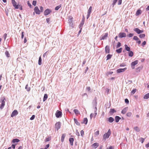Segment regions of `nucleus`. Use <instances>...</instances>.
Returning a JSON list of instances; mask_svg holds the SVG:
<instances>
[{"label": "nucleus", "instance_id": "obj_34", "mask_svg": "<svg viewBox=\"0 0 149 149\" xmlns=\"http://www.w3.org/2000/svg\"><path fill=\"white\" fill-rule=\"evenodd\" d=\"M74 122L76 124L78 125H80V123L78 122L77 120L75 118L74 119Z\"/></svg>", "mask_w": 149, "mask_h": 149}, {"label": "nucleus", "instance_id": "obj_57", "mask_svg": "<svg viewBox=\"0 0 149 149\" xmlns=\"http://www.w3.org/2000/svg\"><path fill=\"white\" fill-rule=\"evenodd\" d=\"M122 0H119L118 1V5H120L121 4Z\"/></svg>", "mask_w": 149, "mask_h": 149}, {"label": "nucleus", "instance_id": "obj_18", "mask_svg": "<svg viewBox=\"0 0 149 149\" xmlns=\"http://www.w3.org/2000/svg\"><path fill=\"white\" fill-rule=\"evenodd\" d=\"M127 107L124 108L121 111V113L123 114H125L127 111Z\"/></svg>", "mask_w": 149, "mask_h": 149}, {"label": "nucleus", "instance_id": "obj_59", "mask_svg": "<svg viewBox=\"0 0 149 149\" xmlns=\"http://www.w3.org/2000/svg\"><path fill=\"white\" fill-rule=\"evenodd\" d=\"M86 59H85L83 62V63H82V66H83V65H84L85 64V63H86Z\"/></svg>", "mask_w": 149, "mask_h": 149}, {"label": "nucleus", "instance_id": "obj_5", "mask_svg": "<svg viewBox=\"0 0 149 149\" xmlns=\"http://www.w3.org/2000/svg\"><path fill=\"white\" fill-rule=\"evenodd\" d=\"M55 128L57 130L60 129L61 127V123L59 122H57L55 125Z\"/></svg>", "mask_w": 149, "mask_h": 149}, {"label": "nucleus", "instance_id": "obj_37", "mask_svg": "<svg viewBox=\"0 0 149 149\" xmlns=\"http://www.w3.org/2000/svg\"><path fill=\"white\" fill-rule=\"evenodd\" d=\"M28 85L27 84L25 87V89L28 92L30 91L31 89V88L30 87H28Z\"/></svg>", "mask_w": 149, "mask_h": 149}, {"label": "nucleus", "instance_id": "obj_12", "mask_svg": "<svg viewBox=\"0 0 149 149\" xmlns=\"http://www.w3.org/2000/svg\"><path fill=\"white\" fill-rule=\"evenodd\" d=\"M18 114V112L17 111V110H15L12 112V113L11 114V117H13L14 116H15L17 115Z\"/></svg>", "mask_w": 149, "mask_h": 149}, {"label": "nucleus", "instance_id": "obj_6", "mask_svg": "<svg viewBox=\"0 0 149 149\" xmlns=\"http://www.w3.org/2000/svg\"><path fill=\"white\" fill-rule=\"evenodd\" d=\"M138 63V60H136L134 62H133L131 63V66L132 69H134L135 68L134 66Z\"/></svg>", "mask_w": 149, "mask_h": 149}, {"label": "nucleus", "instance_id": "obj_58", "mask_svg": "<svg viewBox=\"0 0 149 149\" xmlns=\"http://www.w3.org/2000/svg\"><path fill=\"white\" fill-rule=\"evenodd\" d=\"M27 4H28V5L29 6V7H30V8H31L32 7V5H31V3L29 2V1H28L27 2Z\"/></svg>", "mask_w": 149, "mask_h": 149}, {"label": "nucleus", "instance_id": "obj_52", "mask_svg": "<svg viewBox=\"0 0 149 149\" xmlns=\"http://www.w3.org/2000/svg\"><path fill=\"white\" fill-rule=\"evenodd\" d=\"M35 118V116L34 115H33L30 118V119L31 120H33Z\"/></svg>", "mask_w": 149, "mask_h": 149}, {"label": "nucleus", "instance_id": "obj_15", "mask_svg": "<svg viewBox=\"0 0 149 149\" xmlns=\"http://www.w3.org/2000/svg\"><path fill=\"white\" fill-rule=\"evenodd\" d=\"M92 104L94 106H96L97 104V99L95 97L94 99L93 100L92 102Z\"/></svg>", "mask_w": 149, "mask_h": 149}, {"label": "nucleus", "instance_id": "obj_27", "mask_svg": "<svg viewBox=\"0 0 149 149\" xmlns=\"http://www.w3.org/2000/svg\"><path fill=\"white\" fill-rule=\"evenodd\" d=\"M122 48H120L119 49L116 50V52L118 53H120L122 52Z\"/></svg>", "mask_w": 149, "mask_h": 149}, {"label": "nucleus", "instance_id": "obj_41", "mask_svg": "<svg viewBox=\"0 0 149 149\" xmlns=\"http://www.w3.org/2000/svg\"><path fill=\"white\" fill-rule=\"evenodd\" d=\"M5 54L7 57L10 56V54L8 52L6 51L5 52Z\"/></svg>", "mask_w": 149, "mask_h": 149}, {"label": "nucleus", "instance_id": "obj_31", "mask_svg": "<svg viewBox=\"0 0 149 149\" xmlns=\"http://www.w3.org/2000/svg\"><path fill=\"white\" fill-rule=\"evenodd\" d=\"M88 122V119L87 118H84L83 120V123L85 124L86 125L87 124Z\"/></svg>", "mask_w": 149, "mask_h": 149}, {"label": "nucleus", "instance_id": "obj_10", "mask_svg": "<svg viewBox=\"0 0 149 149\" xmlns=\"http://www.w3.org/2000/svg\"><path fill=\"white\" fill-rule=\"evenodd\" d=\"M52 12V11L49 9H46L44 12V14L45 15H47L49 14Z\"/></svg>", "mask_w": 149, "mask_h": 149}, {"label": "nucleus", "instance_id": "obj_7", "mask_svg": "<svg viewBox=\"0 0 149 149\" xmlns=\"http://www.w3.org/2000/svg\"><path fill=\"white\" fill-rule=\"evenodd\" d=\"M134 31L136 32L138 34H140L143 32V30H141L138 28H135L134 29Z\"/></svg>", "mask_w": 149, "mask_h": 149}, {"label": "nucleus", "instance_id": "obj_64", "mask_svg": "<svg viewBox=\"0 0 149 149\" xmlns=\"http://www.w3.org/2000/svg\"><path fill=\"white\" fill-rule=\"evenodd\" d=\"M113 148L111 146H109L107 148V149H113Z\"/></svg>", "mask_w": 149, "mask_h": 149}, {"label": "nucleus", "instance_id": "obj_21", "mask_svg": "<svg viewBox=\"0 0 149 149\" xmlns=\"http://www.w3.org/2000/svg\"><path fill=\"white\" fill-rule=\"evenodd\" d=\"M125 49L127 51H130V47L128 46L127 45H125Z\"/></svg>", "mask_w": 149, "mask_h": 149}, {"label": "nucleus", "instance_id": "obj_13", "mask_svg": "<svg viewBox=\"0 0 149 149\" xmlns=\"http://www.w3.org/2000/svg\"><path fill=\"white\" fill-rule=\"evenodd\" d=\"M108 33H105L104 35H102L101 37V38L100 39V40H104L108 36Z\"/></svg>", "mask_w": 149, "mask_h": 149}, {"label": "nucleus", "instance_id": "obj_63", "mask_svg": "<svg viewBox=\"0 0 149 149\" xmlns=\"http://www.w3.org/2000/svg\"><path fill=\"white\" fill-rule=\"evenodd\" d=\"M86 89L88 91H89L91 90V88L90 87H87L86 88Z\"/></svg>", "mask_w": 149, "mask_h": 149}, {"label": "nucleus", "instance_id": "obj_62", "mask_svg": "<svg viewBox=\"0 0 149 149\" xmlns=\"http://www.w3.org/2000/svg\"><path fill=\"white\" fill-rule=\"evenodd\" d=\"M99 131H97L95 133V134L96 135H98L99 134Z\"/></svg>", "mask_w": 149, "mask_h": 149}, {"label": "nucleus", "instance_id": "obj_47", "mask_svg": "<svg viewBox=\"0 0 149 149\" xmlns=\"http://www.w3.org/2000/svg\"><path fill=\"white\" fill-rule=\"evenodd\" d=\"M36 1H33L32 2V4L34 6H36Z\"/></svg>", "mask_w": 149, "mask_h": 149}, {"label": "nucleus", "instance_id": "obj_49", "mask_svg": "<svg viewBox=\"0 0 149 149\" xmlns=\"http://www.w3.org/2000/svg\"><path fill=\"white\" fill-rule=\"evenodd\" d=\"M136 89H134L132 91L131 93H132L133 94H134L136 92Z\"/></svg>", "mask_w": 149, "mask_h": 149}, {"label": "nucleus", "instance_id": "obj_50", "mask_svg": "<svg viewBox=\"0 0 149 149\" xmlns=\"http://www.w3.org/2000/svg\"><path fill=\"white\" fill-rule=\"evenodd\" d=\"M40 12H42L43 11V7L42 6H41L40 7Z\"/></svg>", "mask_w": 149, "mask_h": 149}, {"label": "nucleus", "instance_id": "obj_53", "mask_svg": "<svg viewBox=\"0 0 149 149\" xmlns=\"http://www.w3.org/2000/svg\"><path fill=\"white\" fill-rule=\"evenodd\" d=\"M146 41H143L142 43V46L143 47L146 44Z\"/></svg>", "mask_w": 149, "mask_h": 149}, {"label": "nucleus", "instance_id": "obj_46", "mask_svg": "<svg viewBox=\"0 0 149 149\" xmlns=\"http://www.w3.org/2000/svg\"><path fill=\"white\" fill-rule=\"evenodd\" d=\"M132 114L131 112H128L127 113L126 115L127 116L130 117L131 116Z\"/></svg>", "mask_w": 149, "mask_h": 149}, {"label": "nucleus", "instance_id": "obj_33", "mask_svg": "<svg viewBox=\"0 0 149 149\" xmlns=\"http://www.w3.org/2000/svg\"><path fill=\"white\" fill-rule=\"evenodd\" d=\"M129 52L128 54V55L129 56L132 57L133 55V53L132 51H129Z\"/></svg>", "mask_w": 149, "mask_h": 149}, {"label": "nucleus", "instance_id": "obj_17", "mask_svg": "<svg viewBox=\"0 0 149 149\" xmlns=\"http://www.w3.org/2000/svg\"><path fill=\"white\" fill-rule=\"evenodd\" d=\"M74 141V139L73 138H70L69 139V141L70 142V144L71 146L73 145V142Z\"/></svg>", "mask_w": 149, "mask_h": 149}, {"label": "nucleus", "instance_id": "obj_19", "mask_svg": "<svg viewBox=\"0 0 149 149\" xmlns=\"http://www.w3.org/2000/svg\"><path fill=\"white\" fill-rule=\"evenodd\" d=\"M108 121L110 123H112L114 121V119L112 117H110L108 118Z\"/></svg>", "mask_w": 149, "mask_h": 149}, {"label": "nucleus", "instance_id": "obj_56", "mask_svg": "<svg viewBox=\"0 0 149 149\" xmlns=\"http://www.w3.org/2000/svg\"><path fill=\"white\" fill-rule=\"evenodd\" d=\"M76 134L77 135V136H78L80 135L79 133V132H78V131L77 130H76Z\"/></svg>", "mask_w": 149, "mask_h": 149}, {"label": "nucleus", "instance_id": "obj_29", "mask_svg": "<svg viewBox=\"0 0 149 149\" xmlns=\"http://www.w3.org/2000/svg\"><path fill=\"white\" fill-rule=\"evenodd\" d=\"M92 7L91 6L89 9H88V13H89L91 14V11L92 10Z\"/></svg>", "mask_w": 149, "mask_h": 149}, {"label": "nucleus", "instance_id": "obj_42", "mask_svg": "<svg viewBox=\"0 0 149 149\" xmlns=\"http://www.w3.org/2000/svg\"><path fill=\"white\" fill-rule=\"evenodd\" d=\"M82 97H84L85 96H86V98L88 99V95L86 93H84L82 94Z\"/></svg>", "mask_w": 149, "mask_h": 149}, {"label": "nucleus", "instance_id": "obj_45", "mask_svg": "<svg viewBox=\"0 0 149 149\" xmlns=\"http://www.w3.org/2000/svg\"><path fill=\"white\" fill-rule=\"evenodd\" d=\"M133 39L135 40H139V38L137 36H134L133 37Z\"/></svg>", "mask_w": 149, "mask_h": 149}, {"label": "nucleus", "instance_id": "obj_24", "mask_svg": "<svg viewBox=\"0 0 149 149\" xmlns=\"http://www.w3.org/2000/svg\"><path fill=\"white\" fill-rule=\"evenodd\" d=\"M99 145L98 143H95L93 144V146L95 147V148H97Z\"/></svg>", "mask_w": 149, "mask_h": 149}, {"label": "nucleus", "instance_id": "obj_35", "mask_svg": "<svg viewBox=\"0 0 149 149\" xmlns=\"http://www.w3.org/2000/svg\"><path fill=\"white\" fill-rule=\"evenodd\" d=\"M112 56V55H111L110 54H108L107 56V60H108L110 59L111 58Z\"/></svg>", "mask_w": 149, "mask_h": 149}, {"label": "nucleus", "instance_id": "obj_8", "mask_svg": "<svg viewBox=\"0 0 149 149\" xmlns=\"http://www.w3.org/2000/svg\"><path fill=\"white\" fill-rule=\"evenodd\" d=\"M127 69L126 68H120L117 69L116 70V72L117 73H120L124 72Z\"/></svg>", "mask_w": 149, "mask_h": 149}, {"label": "nucleus", "instance_id": "obj_40", "mask_svg": "<svg viewBox=\"0 0 149 149\" xmlns=\"http://www.w3.org/2000/svg\"><path fill=\"white\" fill-rule=\"evenodd\" d=\"M145 36V35L144 34H141L139 35V37L141 38H144Z\"/></svg>", "mask_w": 149, "mask_h": 149}, {"label": "nucleus", "instance_id": "obj_1", "mask_svg": "<svg viewBox=\"0 0 149 149\" xmlns=\"http://www.w3.org/2000/svg\"><path fill=\"white\" fill-rule=\"evenodd\" d=\"M111 134V132L110 130L109 129V130L108 132L104 135L103 136V139L105 140L109 138Z\"/></svg>", "mask_w": 149, "mask_h": 149}, {"label": "nucleus", "instance_id": "obj_39", "mask_svg": "<svg viewBox=\"0 0 149 149\" xmlns=\"http://www.w3.org/2000/svg\"><path fill=\"white\" fill-rule=\"evenodd\" d=\"M61 7V5H60L57 6L55 8V10H58Z\"/></svg>", "mask_w": 149, "mask_h": 149}, {"label": "nucleus", "instance_id": "obj_3", "mask_svg": "<svg viewBox=\"0 0 149 149\" xmlns=\"http://www.w3.org/2000/svg\"><path fill=\"white\" fill-rule=\"evenodd\" d=\"M11 1L13 6L15 7V8L18 9L19 8L18 6H20V5H17V3L15 0H11Z\"/></svg>", "mask_w": 149, "mask_h": 149}, {"label": "nucleus", "instance_id": "obj_54", "mask_svg": "<svg viewBox=\"0 0 149 149\" xmlns=\"http://www.w3.org/2000/svg\"><path fill=\"white\" fill-rule=\"evenodd\" d=\"M50 139L49 138H46L45 139V141L46 142L48 141H50Z\"/></svg>", "mask_w": 149, "mask_h": 149}, {"label": "nucleus", "instance_id": "obj_48", "mask_svg": "<svg viewBox=\"0 0 149 149\" xmlns=\"http://www.w3.org/2000/svg\"><path fill=\"white\" fill-rule=\"evenodd\" d=\"M121 46V43L119 42H118L117 44V45L116 46V48H118V47H120Z\"/></svg>", "mask_w": 149, "mask_h": 149}, {"label": "nucleus", "instance_id": "obj_28", "mask_svg": "<svg viewBox=\"0 0 149 149\" xmlns=\"http://www.w3.org/2000/svg\"><path fill=\"white\" fill-rule=\"evenodd\" d=\"M48 97L47 95V94H45L44 96L43 99V102H45V100H46Z\"/></svg>", "mask_w": 149, "mask_h": 149}, {"label": "nucleus", "instance_id": "obj_2", "mask_svg": "<svg viewBox=\"0 0 149 149\" xmlns=\"http://www.w3.org/2000/svg\"><path fill=\"white\" fill-rule=\"evenodd\" d=\"M5 100H6V99L4 97H3V99H1V104L0 106V108L1 109H3L5 105Z\"/></svg>", "mask_w": 149, "mask_h": 149}, {"label": "nucleus", "instance_id": "obj_25", "mask_svg": "<svg viewBox=\"0 0 149 149\" xmlns=\"http://www.w3.org/2000/svg\"><path fill=\"white\" fill-rule=\"evenodd\" d=\"M141 12L140 10H137L136 13V15L138 16L141 14Z\"/></svg>", "mask_w": 149, "mask_h": 149}, {"label": "nucleus", "instance_id": "obj_11", "mask_svg": "<svg viewBox=\"0 0 149 149\" xmlns=\"http://www.w3.org/2000/svg\"><path fill=\"white\" fill-rule=\"evenodd\" d=\"M118 37L120 38H122L126 37V34L125 33L121 32L118 34Z\"/></svg>", "mask_w": 149, "mask_h": 149}, {"label": "nucleus", "instance_id": "obj_14", "mask_svg": "<svg viewBox=\"0 0 149 149\" xmlns=\"http://www.w3.org/2000/svg\"><path fill=\"white\" fill-rule=\"evenodd\" d=\"M105 51L106 53H109L110 52L109 47L108 46H106L105 48Z\"/></svg>", "mask_w": 149, "mask_h": 149}, {"label": "nucleus", "instance_id": "obj_55", "mask_svg": "<svg viewBox=\"0 0 149 149\" xmlns=\"http://www.w3.org/2000/svg\"><path fill=\"white\" fill-rule=\"evenodd\" d=\"M84 131L83 130H81V135L82 136H83V135H84Z\"/></svg>", "mask_w": 149, "mask_h": 149}, {"label": "nucleus", "instance_id": "obj_51", "mask_svg": "<svg viewBox=\"0 0 149 149\" xmlns=\"http://www.w3.org/2000/svg\"><path fill=\"white\" fill-rule=\"evenodd\" d=\"M118 0H113V3L112 4H113V6L114 5L116 2H117Z\"/></svg>", "mask_w": 149, "mask_h": 149}, {"label": "nucleus", "instance_id": "obj_30", "mask_svg": "<svg viewBox=\"0 0 149 149\" xmlns=\"http://www.w3.org/2000/svg\"><path fill=\"white\" fill-rule=\"evenodd\" d=\"M74 111L75 113V114L76 115H78L80 114L78 110L77 109H75L74 110Z\"/></svg>", "mask_w": 149, "mask_h": 149}, {"label": "nucleus", "instance_id": "obj_4", "mask_svg": "<svg viewBox=\"0 0 149 149\" xmlns=\"http://www.w3.org/2000/svg\"><path fill=\"white\" fill-rule=\"evenodd\" d=\"M62 115V112L58 110H57L55 113L56 116L57 118H59L61 117Z\"/></svg>", "mask_w": 149, "mask_h": 149}, {"label": "nucleus", "instance_id": "obj_61", "mask_svg": "<svg viewBox=\"0 0 149 149\" xmlns=\"http://www.w3.org/2000/svg\"><path fill=\"white\" fill-rule=\"evenodd\" d=\"M125 102L126 103H128L129 101L127 99H125Z\"/></svg>", "mask_w": 149, "mask_h": 149}, {"label": "nucleus", "instance_id": "obj_60", "mask_svg": "<svg viewBox=\"0 0 149 149\" xmlns=\"http://www.w3.org/2000/svg\"><path fill=\"white\" fill-rule=\"evenodd\" d=\"M49 144H48L46 145V147L44 148V149H47L48 148H49Z\"/></svg>", "mask_w": 149, "mask_h": 149}, {"label": "nucleus", "instance_id": "obj_44", "mask_svg": "<svg viewBox=\"0 0 149 149\" xmlns=\"http://www.w3.org/2000/svg\"><path fill=\"white\" fill-rule=\"evenodd\" d=\"M134 35V34L132 33H130L129 34H128L127 36L129 38H131Z\"/></svg>", "mask_w": 149, "mask_h": 149}, {"label": "nucleus", "instance_id": "obj_36", "mask_svg": "<svg viewBox=\"0 0 149 149\" xmlns=\"http://www.w3.org/2000/svg\"><path fill=\"white\" fill-rule=\"evenodd\" d=\"M42 59L41 57H40L38 60V64L39 65H40L42 64Z\"/></svg>", "mask_w": 149, "mask_h": 149}, {"label": "nucleus", "instance_id": "obj_38", "mask_svg": "<svg viewBox=\"0 0 149 149\" xmlns=\"http://www.w3.org/2000/svg\"><path fill=\"white\" fill-rule=\"evenodd\" d=\"M84 21L83 20H82L81 21L80 24L79 25V28H82V26H83V25L84 24Z\"/></svg>", "mask_w": 149, "mask_h": 149}, {"label": "nucleus", "instance_id": "obj_32", "mask_svg": "<svg viewBox=\"0 0 149 149\" xmlns=\"http://www.w3.org/2000/svg\"><path fill=\"white\" fill-rule=\"evenodd\" d=\"M134 129L137 132H139L140 131V129L137 126L134 127Z\"/></svg>", "mask_w": 149, "mask_h": 149}, {"label": "nucleus", "instance_id": "obj_20", "mask_svg": "<svg viewBox=\"0 0 149 149\" xmlns=\"http://www.w3.org/2000/svg\"><path fill=\"white\" fill-rule=\"evenodd\" d=\"M115 119L116 122V123H118L119 121V120L121 119V118L119 116H116L115 117Z\"/></svg>", "mask_w": 149, "mask_h": 149}, {"label": "nucleus", "instance_id": "obj_26", "mask_svg": "<svg viewBox=\"0 0 149 149\" xmlns=\"http://www.w3.org/2000/svg\"><path fill=\"white\" fill-rule=\"evenodd\" d=\"M116 112V111L113 109H111L110 110V112L112 114Z\"/></svg>", "mask_w": 149, "mask_h": 149}, {"label": "nucleus", "instance_id": "obj_23", "mask_svg": "<svg viewBox=\"0 0 149 149\" xmlns=\"http://www.w3.org/2000/svg\"><path fill=\"white\" fill-rule=\"evenodd\" d=\"M20 141L19 140L17 139H13L12 141V142L13 143H17Z\"/></svg>", "mask_w": 149, "mask_h": 149}, {"label": "nucleus", "instance_id": "obj_16", "mask_svg": "<svg viewBox=\"0 0 149 149\" xmlns=\"http://www.w3.org/2000/svg\"><path fill=\"white\" fill-rule=\"evenodd\" d=\"M66 136V134H63L62 135L61 141L62 142L64 141V138Z\"/></svg>", "mask_w": 149, "mask_h": 149}, {"label": "nucleus", "instance_id": "obj_43", "mask_svg": "<svg viewBox=\"0 0 149 149\" xmlns=\"http://www.w3.org/2000/svg\"><path fill=\"white\" fill-rule=\"evenodd\" d=\"M141 68L140 67H139L137 68L136 69V72H139L140 71Z\"/></svg>", "mask_w": 149, "mask_h": 149}, {"label": "nucleus", "instance_id": "obj_9", "mask_svg": "<svg viewBox=\"0 0 149 149\" xmlns=\"http://www.w3.org/2000/svg\"><path fill=\"white\" fill-rule=\"evenodd\" d=\"M34 10L36 14L39 15L40 14V11L38 6H36L35 7Z\"/></svg>", "mask_w": 149, "mask_h": 149}, {"label": "nucleus", "instance_id": "obj_22", "mask_svg": "<svg viewBox=\"0 0 149 149\" xmlns=\"http://www.w3.org/2000/svg\"><path fill=\"white\" fill-rule=\"evenodd\" d=\"M143 98L144 99H147L149 98V93L145 95L143 97Z\"/></svg>", "mask_w": 149, "mask_h": 149}]
</instances>
